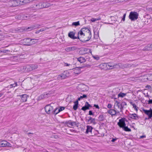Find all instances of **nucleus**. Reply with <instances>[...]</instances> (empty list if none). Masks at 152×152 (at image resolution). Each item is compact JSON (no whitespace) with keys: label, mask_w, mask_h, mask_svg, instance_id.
Listing matches in <instances>:
<instances>
[{"label":"nucleus","mask_w":152,"mask_h":152,"mask_svg":"<svg viewBox=\"0 0 152 152\" xmlns=\"http://www.w3.org/2000/svg\"><path fill=\"white\" fill-rule=\"evenodd\" d=\"M34 7L37 9H40L43 8L47 7L48 6L46 5V3L45 2H41L35 5Z\"/></svg>","instance_id":"0eeeda50"},{"label":"nucleus","mask_w":152,"mask_h":152,"mask_svg":"<svg viewBox=\"0 0 152 152\" xmlns=\"http://www.w3.org/2000/svg\"><path fill=\"white\" fill-rule=\"evenodd\" d=\"M122 128H123L124 130L126 131L130 132L131 131V129L129 128L127 126H124Z\"/></svg>","instance_id":"f704fd0d"},{"label":"nucleus","mask_w":152,"mask_h":152,"mask_svg":"<svg viewBox=\"0 0 152 152\" xmlns=\"http://www.w3.org/2000/svg\"><path fill=\"white\" fill-rule=\"evenodd\" d=\"M101 20V18H92L91 21L92 22H94L96 21L99 20Z\"/></svg>","instance_id":"ea45409f"},{"label":"nucleus","mask_w":152,"mask_h":152,"mask_svg":"<svg viewBox=\"0 0 152 152\" xmlns=\"http://www.w3.org/2000/svg\"><path fill=\"white\" fill-rule=\"evenodd\" d=\"M81 50L83 51V53L85 54L89 52L91 53V51L90 49H87L86 48H83L81 49Z\"/></svg>","instance_id":"c756f323"},{"label":"nucleus","mask_w":152,"mask_h":152,"mask_svg":"<svg viewBox=\"0 0 152 152\" xmlns=\"http://www.w3.org/2000/svg\"><path fill=\"white\" fill-rule=\"evenodd\" d=\"M151 50V46H148V45L146 46L143 49V50L147 51Z\"/></svg>","instance_id":"473e14b6"},{"label":"nucleus","mask_w":152,"mask_h":152,"mask_svg":"<svg viewBox=\"0 0 152 152\" xmlns=\"http://www.w3.org/2000/svg\"><path fill=\"white\" fill-rule=\"evenodd\" d=\"M73 71L74 73L75 74H78L81 72L80 69L79 67H77L74 69Z\"/></svg>","instance_id":"4be33fe9"},{"label":"nucleus","mask_w":152,"mask_h":152,"mask_svg":"<svg viewBox=\"0 0 152 152\" xmlns=\"http://www.w3.org/2000/svg\"><path fill=\"white\" fill-rule=\"evenodd\" d=\"M30 38H26L23 39V41L25 43L24 44L27 45H30Z\"/></svg>","instance_id":"412c9836"},{"label":"nucleus","mask_w":152,"mask_h":152,"mask_svg":"<svg viewBox=\"0 0 152 152\" xmlns=\"http://www.w3.org/2000/svg\"><path fill=\"white\" fill-rule=\"evenodd\" d=\"M8 6L10 7H15L20 5V0H10L8 2Z\"/></svg>","instance_id":"f03ea898"},{"label":"nucleus","mask_w":152,"mask_h":152,"mask_svg":"<svg viewBox=\"0 0 152 152\" xmlns=\"http://www.w3.org/2000/svg\"><path fill=\"white\" fill-rule=\"evenodd\" d=\"M31 67L33 70L37 69L38 68V66L35 64H31Z\"/></svg>","instance_id":"4c0bfd02"},{"label":"nucleus","mask_w":152,"mask_h":152,"mask_svg":"<svg viewBox=\"0 0 152 152\" xmlns=\"http://www.w3.org/2000/svg\"><path fill=\"white\" fill-rule=\"evenodd\" d=\"M145 88L148 89H150L151 88V87L150 85H147L146 86Z\"/></svg>","instance_id":"603ef678"},{"label":"nucleus","mask_w":152,"mask_h":152,"mask_svg":"<svg viewBox=\"0 0 152 152\" xmlns=\"http://www.w3.org/2000/svg\"><path fill=\"white\" fill-rule=\"evenodd\" d=\"M112 105L110 104H109L107 105V107L109 108L110 109L112 107Z\"/></svg>","instance_id":"8fccbe9b"},{"label":"nucleus","mask_w":152,"mask_h":152,"mask_svg":"<svg viewBox=\"0 0 152 152\" xmlns=\"http://www.w3.org/2000/svg\"><path fill=\"white\" fill-rule=\"evenodd\" d=\"M118 124L121 128H122L126 125L125 121L123 119L119 120V122L118 123Z\"/></svg>","instance_id":"f8f14e48"},{"label":"nucleus","mask_w":152,"mask_h":152,"mask_svg":"<svg viewBox=\"0 0 152 152\" xmlns=\"http://www.w3.org/2000/svg\"><path fill=\"white\" fill-rule=\"evenodd\" d=\"M69 76V73L67 71H64L60 75H58L57 78V80H61L66 78Z\"/></svg>","instance_id":"39448f33"},{"label":"nucleus","mask_w":152,"mask_h":152,"mask_svg":"<svg viewBox=\"0 0 152 152\" xmlns=\"http://www.w3.org/2000/svg\"><path fill=\"white\" fill-rule=\"evenodd\" d=\"M99 120L101 121H103L104 120V118L102 115H100L98 117Z\"/></svg>","instance_id":"58836bf2"},{"label":"nucleus","mask_w":152,"mask_h":152,"mask_svg":"<svg viewBox=\"0 0 152 152\" xmlns=\"http://www.w3.org/2000/svg\"><path fill=\"white\" fill-rule=\"evenodd\" d=\"M10 144L6 141H2L0 142V147L9 146Z\"/></svg>","instance_id":"ddd939ff"},{"label":"nucleus","mask_w":152,"mask_h":152,"mask_svg":"<svg viewBox=\"0 0 152 152\" xmlns=\"http://www.w3.org/2000/svg\"><path fill=\"white\" fill-rule=\"evenodd\" d=\"M77 48L74 46L67 47L65 49V50L67 52L73 51L76 50Z\"/></svg>","instance_id":"2eb2a0df"},{"label":"nucleus","mask_w":152,"mask_h":152,"mask_svg":"<svg viewBox=\"0 0 152 152\" xmlns=\"http://www.w3.org/2000/svg\"><path fill=\"white\" fill-rule=\"evenodd\" d=\"M138 14L136 12H131L129 16V19L132 21H134L138 18Z\"/></svg>","instance_id":"7ed1b4c3"},{"label":"nucleus","mask_w":152,"mask_h":152,"mask_svg":"<svg viewBox=\"0 0 152 152\" xmlns=\"http://www.w3.org/2000/svg\"><path fill=\"white\" fill-rule=\"evenodd\" d=\"M126 95V93H124L122 92H121L118 94V97H121L123 98Z\"/></svg>","instance_id":"72a5a7b5"},{"label":"nucleus","mask_w":152,"mask_h":152,"mask_svg":"<svg viewBox=\"0 0 152 152\" xmlns=\"http://www.w3.org/2000/svg\"><path fill=\"white\" fill-rule=\"evenodd\" d=\"M89 115H93L91 111H89Z\"/></svg>","instance_id":"864d4df0"},{"label":"nucleus","mask_w":152,"mask_h":152,"mask_svg":"<svg viewBox=\"0 0 152 152\" xmlns=\"http://www.w3.org/2000/svg\"><path fill=\"white\" fill-rule=\"evenodd\" d=\"M126 16V14L125 13L123 16V18L122 20L123 21H124L125 20V18Z\"/></svg>","instance_id":"de8ad7c7"},{"label":"nucleus","mask_w":152,"mask_h":152,"mask_svg":"<svg viewBox=\"0 0 152 152\" xmlns=\"http://www.w3.org/2000/svg\"><path fill=\"white\" fill-rule=\"evenodd\" d=\"M77 60L80 63H83L86 61V59L83 57H80L78 58Z\"/></svg>","instance_id":"bb28decb"},{"label":"nucleus","mask_w":152,"mask_h":152,"mask_svg":"<svg viewBox=\"0 0 152 152\" xmlns=\"http://www.w3.org/2000/svg\"><path fill=\"white\" fill-rule=\"evenodd\" d=\"M147 79L150 81L152 80V74L149 75L147 77Z\"/></svg>","instance_id":"37998d69"},{"label":"nucleus","mask_w":152,"mask_h":152,"mask_svg":"<svg viewBox=\"0 0 152 152\" xmlns=\"http://www.w3.org/2000/svg\"><path fill=\"white\" fill-rule=\"evenodd\" d=\"M47 95V94H42L40 96V98H41L42 99H43V98H44L45 97H46V96Z\"/></svg>","instance_id":"49530a36"},{"label":"nucleus","mask_w":152,"mask_h":152,"mask_svg":"<svg viewBox=\"0 0 152 152\" xmlns=\"http://www.w3.org/2000/svg\"><path fill=\"white\" fill-rule=\"evenodd\" d=\"M17 82H15L14 84H11L10 85V88H12V87H15L17 86Z\"/></svg>","instance_id":"79ce46f5"},{"label":"nucleus","mask_w":152,"mask_h":152,"mask_svg":"<svg viewBox=\"0 0 152 152\" xmlns=\"http://www.w3.org/2000/svg\"><path fill=\"white\" fill-rule=\"evenodd\" d=\"M148 104H152V99H150L148 101Z\"/></svg>","instance_id":"09e8293b"},{"label":"nucleus","mask_w":152,"mask_h":152,"mask_svg":"<svg viewBox=\"0 0 152 152\" xmlns=\"http://www.w3.org/2000/svg\"><path fill=\"white\" fill-rule=\"evenodd\" d=\"M117 140V138H113L111 140V142H114L115 141H116Z\"/></svg>","instance_id":"3c124183"},{"label":"nucleus","mask_w":152,"mask_h":152,"mask_svg":"<svg viewBox=\"0 0 152 152\" xmlns=\"http://www.w3.org/2000/svg\"><path fill=\"white\" fill-rule=\"evenodd\" d=\"M48 28H42L40 30L38 31V32H39L40 31H45Z\"/></svg>","instance_id":"c03bdc74"},{"label":"nucleus","mask_w":152,"mask_h":152,"mask_svg":"<svg viewBox=\"0 0 152 152\" xmlns=\"http://www.w3.org/2000/svg\"><path fill=\"white\" fill-rule=\"evenodd\" d=\"M78 39L83 38L85 41H88L91 37L90 30L87 28H82L78 32Z\"/></svg>","instance_id":"f257e3e1"},{"label":"nucleus","mask_w":152,"mask_h":152,"mask_svg":"<svg viewBox=\"0 0 152 152\" xmlns=\"http://www.w3.org/2000/svg\"><path fill=\"white\" fill-rule=\"evenodd\" d=\"M59 112H60V110H59L58 108H56L54 111H53V113L54 115H55Z\"/></svg>","instance_id":"7c9ffc66"},{"label":"nucleus","mask_w":152,"mask_h":152,"mask_svg":"<svg viewBox=\"0 0 152 152\" xmlns=\"http://www.w3.org/2000/svg\"><path fill=\"white\" fill-rule=\"evenodd\" d=\"M144 113L147 115L148 116V118H151L152 117V109H150L149 110H143Z\"/></svg>","instance_id":"9d476101"},{"label":"nucleus","mask_w":152,"mask_h":152,"mask_svg":"<svg viewBox=\"0 0 152 152\" xmlns=\"http://www.w3.org/2000/svg\"><path fill=\"white\" fill-rule=\"evenodd\" d=\"M86 97H87L86 95L85 94H84L83 96H80V97L78 98L77 100L78 101H80L81 99H82L83 98H86Z\"/></svg>","instance_id":"c9c22d12"},{"label":"nucleus","mask_w":152,"mask_h":152,"mask_svg":"<svg viewBox=\"0 0 152 152\" xmlns=\"http://www.w3.org/2000/svg\"><path fill=\"white\" fill-rule=\"evenodd\" d=\"M37 26H31L30 27H28V30L29 31H30L32 29H35L37 28Z\"/></svg>","instance_id":"e433bc0d"},{"label":"nucleus","mask_w":152,"mask_h":152,"mask_svg":"<svg viewBox=\"0 0 152 152\" xmlns=\"http://www.w3.org/2000/svg\"><path fill=\"white\" fill-rule=\"evenodd\" d=\"M121 104L122 105V106L123 105V106H124V105H126V103L125 102H122V103Z\"/></svg>","instance_id":"6e6d98bb"},{"label":"nucleus","mask_w":152,"mask_h":152,"mask_svg":"<svg viewBox=\"0 0 152 152\" xmlns=\"http://www.w3.org/2000/svg\"><path fill=\"white\" fill-rule=\"evenodd\" d=\"M123 108V107L120 103L118 101H116L114 106V109L117 111H119L120 112H122Z\"/></svg>","instance_id":"20e7f679"},{"label":"nucleus","mask_w":152,"mask_h":152,"mask_svg":"<svg viewBox=\"0 0 152 152\" xmlns=\"http://www.w3.org/2000/svg\"><path fill=\"white\" fill-rule=\"evenodd\" d=\"M78 102L77 100L74 102V105L73 106V109L74 110H75L77 109L78 107Z\"/></svg>","instance_id":"cd10ccee"},{"label":"nucleus","mask_w":152,"mask_h":152,"mask_svg":"<svg viewBox=\"0 0 152 152\" xmlns=\"http://www.w3.org/2000/svg\"><path fill=\"white\" fill-rule=\"evenodd\" d=\"M107 112L110 114L112 116L116 115L117 113H119V111H117L115 109H111L107 111Z\"/></svg>","instance_id":"1a4fd4ad"},{"label":"nucleus","mask_w":152,"mask_h":152,"mask_svg":"<svg viewBox=\"0 0 152 152\" xmlns=\"http://www.w3.org/2000/svg\"><path fill=\"white\" fill-rule=\"evenodd\" d=\"M107 64V67H108V69H112L113 68H116V64H114L113 63H108Z\"/></svg>","instance_id":"a211bd4d"},{"label":"nucleus","mask_w":152,"mask_h":152,"mask_svg":"<svg viewBox=\"0 0 152 152\" xmlns=\"http://www.w3.org/2000/svg\"><path fill=\"white\" fill-rule=\"evenodd\" d=\"M96 66H95L94 67H95ZM96 66L99 67L101 69H108V67H107V64L106 63L101 64L99 65L98 66Z\"/></svg>","instance_id":"9b49d317"},{"label":"nucleus","mask_w":152,"mask_h":152,"mask_svg":"<svg viewBox=\"0 0 152 152\" xmlns=\"http://www.w3.org/2000/svg\"><path fill=\"white\" fill-rule=\"evenodd\" d=\"M145 137H146L145 136L142 135V136H140V138L141 139H142V138Z\"/></svg>","instance_id":"4d7b16f0"},{"label":"nucleus","mask_w":152,"mask_h":152,"mask_svg":"<svg viewBox=\"0 0 152 152\" xmlns=\"http://www.w3.org/2000/svg\"><path fill=\"white\" fill-rule=\"evenodd\" d=\"M1 52L5 53L6 51L4 50H0V53H1Z\"/></svg>","instance_id":"13d9d810"},{"label":"nucleus","mask_w":152,"mask_h":152,"mask_svg":"<svg viewBox=\"0 0 152 152\" xmlns=\"http://www.w3.org/2000/svg\"><path fill=\"white\" fill-rule=\"evenodd\" d=\"M88 121V122L90 124H96L95 119L92 118L91 117H89V119Z\"/></svg>","instance_id":"f3484780"},{"label":"nucleus","mask_w":152,"mask_h":152,"mask_svg":"<svg viewBox=\"0 0 152 152\" xmlns=\"http://www.w3.org/2000/svg\"><path fill=\"white\" fill-rule=\"evenodd\" d=\"M65 109L64 107H61L58 108L59 110H60V112H61V111L64 110Z\"/></svg>","instance_id":"a18cd8bd"},{"label":"nucleus","mask_w":152,"mask_h":152,"mask_svg":"<svg viewBox=\"0 0 152 152\" xmlns=\"http://www.w3.org/2000/svg\"><path fill=\"white\" fill-rule=\"evenodd\" d=\"M33 134V133H28V135H29V134Z\"/></svg>","instance_id":"680f3d73"},{"label":"nucleus","mask_w":152,"mask_h":152,"mask_svg":"<svg viewBox=\"0 0 152 152\" xmlns=\"http://www.w3.org/2000/svg\"><path fill=\"white\" fill-rule=\"evenodd\" d=\"M75 33L73 32H71L68 34L69 37L72 39H75L78 38L77 37H75Z\"/></svg>","instance_id":"6ab92c4d"},{"label":"nucleus","mask_w":152,"mask_h":152,"mask_svg":"<svg viewBox=\"0 0 152 152\" xmlns=\"http://www.w3.org/2000/svg\"><path fill=\"white\" fill-rule=\"evenodd\" d=\"M116 68H124L129 67V65L126 64H116Z\"/></svg>","instance_id":"4468645a"},{"label":"nucleus","mask_w":152,"mask_h":152,"mask_svg":"<svg viewBox=\"0 0 152 152\" xmlns=\"http://www.w3.org/2000/svg\"><path fill=\"white\" fill-rule=\"evenodd\" d=\"M80 25V23L79 21L76 22H73L72 23V25L75 26H78Z\"/></svg>","instance_id":"a19ab883"},{"label":"nucleus","mask_w":152,"mask_h":152,"mask_svg":"<svg viewBox=\"0 0 152 152\" xmlns=\"http://www.w3.org/2000/svg\"><path fill=\"white\" fill-rule=\"evenodd\" d=\"M130 103L133 106V107L134 109V110L137 111L138 107H137L136 105L135 104L133 103L132 102H130Z\"/></svg>","instance_id":"2f4dec72"},{"label":"nucleus","mask_w":152,"mask_h":152,"mask_svg":"<svg viewBox=\"0 0 152 152\" xmlns=\"http://www.w3.org/2000/svg\"><path fill=\"white\" fill-rule=\"evenodd\" d=\"M53 104L47 105L45 107V111L48 114H50L51 113L53 112V108L52 106Z\"/></svg>","instance_id":"423d86ee"},{"label":"nucleus","mask_w":152,"mask_h":152,"mask_svg":"<svg viewBox=\"0 0 152 152\" xmlns=\"http://www.w3.org/2000/svg\"><path fill=\"white\" fill-rule=\"evenodd\" d=\"M70 65L69 64H68L67 63H65L64 64V66H67Z\"/></svg>","instance_id":"bf43d9fd"},{"label":"nucleus","mask_w":152,"mask_h":152,"mask_svg":"<svg viewBox=\"0 0 152 152\" xmlns=\"http://www.w3.org/2000/svg\"><path fill=\"white\" fill-rule=\"evenodd\" d=\"M129 117L130 118L135 120H137L138 119V118L137 115L135 114L134 113L132 114H130L129 115Z\"/></svg>","instance_id":"5701e85b"},{"label":"nucleus","mask_w":152,"mask_h":152,"mask_svg":"<svg viewBox=\"0 0 152 152\" xmlns=\"http://www.w3.org/2000/svg\"><path fill=\"white\" fill-rule=\"evenodd\" d=\"M20 96H21V99L23 102H25L27 100L28 96L26 94H24L23 95H20Z\"/></svg>","instance_id":"aec40b11"},{"label":"nucleus","mask_w":152,"mask_h":152,"mask_svg":"<svg viewBox=\"0 0 152 152\" xmlns=\"http://www.w3.org/2000/svg\"><path fill=\"white\" fill-rule=\"evenodd\" d=\"M91 107L90 105L88 104V102H86L85 106L82 107L81 109L84 111H85L89 109V107Z\"/></svg>","instance_id":"dca6fc26"},{"label":"nucleus","mask_w":152,"mask_h":152,"mask_svg":"<svg viewBox=\"0 0 152 152\" xmlns=\"http://www.w3.org/2000/svg\"><path fill=\"white\" fill-rule=\"evenodd\" d=\"M148 46H151V49H152V44L151 45L149 44Z\"/></svg>","instance_id":"052dcab7"},{"label":"nucleus","mask_w":152,"mask_h":152,"mask_svg":"<svg viewBox=\"0 0 152 152\" xmlns=\"http://www.w3.org/2000/svg\"><path fill=\"white\" fill-rule=\"evenodd\" d=\"M86 133L87 134L89 132H91L92 129V127L91 126H86Z\"/></svg>","instance_id":"393cba45"},{"label":"nucleus","mask_w":152,"mask_h":152,"mask_svg":"<svg viewBox=\"0 0 152 152\" xmlns=\"http://www.w3.org/2000/svg\"><path fill=\"white\" fill-rule=\"evenodd\" d=\"M25 70L27 71H31L33 70L31 67V65H27L25 68Z\"/></svg>","instance_id":"a878e982"},{"label":"nucleus","mask_w":152,"mask_h":152,"mask_svg":"<svg viewBox=\"0 0 152 152\" xmlns=\"http://www.w3.org/2000/svg\"><path fill=\"white\" fill-rule=\"evenodd\" d=\"M78 88L79 89L82 91H85L88 90V87L83 84H81L79 85Z\"/></svg>","instance_id":"6e6552de"},{"label":"nucleus","mask_w":152,"mask_h":152,"mask_svg":"<svg viewBox=\"0 0 152 152\" xmlns=\"http://www.w3.org/2000/svg\"><path fill=\"white\" fill-rule=\"evenodd\" d=\"M2 95V94H1L0 93V97H1Z\"/></svg>","instance_id":"e2e57ef3"},{"label":"nucleus","mask_w":152,"mask_h":152,"mask_svg":"<svg viewBox=\"0 0 152 152\" xmlns=\"http://www.w3.org/2000/svg\"><path fill=\"white\" fill-rule=\"evenodd\" d=\"M94 107H95L96 108L98 109L99 108V106L98 105L94 104Z\"/></svg>","instance_id":"5fc2aeb1"},{"label":"nucleus","mask_w":152,"mask_h":152,"mask_svg":"<svg viewBox=\"0 0 152 152\" xmlns=\"http://www.w3.org/2000/svg\"><path fill=\"white\" fill-rule=\"evenodd\" d=\"M30 45H31L33 44H35L37 42V40L36 39H30Z\"/></svg>","instance_id":"c85d7f7f"},{"label":"nucleus","mask_w":152,"mask_h":152,"mask_svg":"<svg viewBox=\"0 0 152 152\" xmlns=\"http://www.w3.org/2000/svg\"><path fill=\"white\" fill-rule=\"evenodd\" d=\"M67 123L68 125H69L71 126H75L77 125L76 122L75 121H68L67 122Z\"/></svg>","instance_id":"b1692460"}]
</instances>
